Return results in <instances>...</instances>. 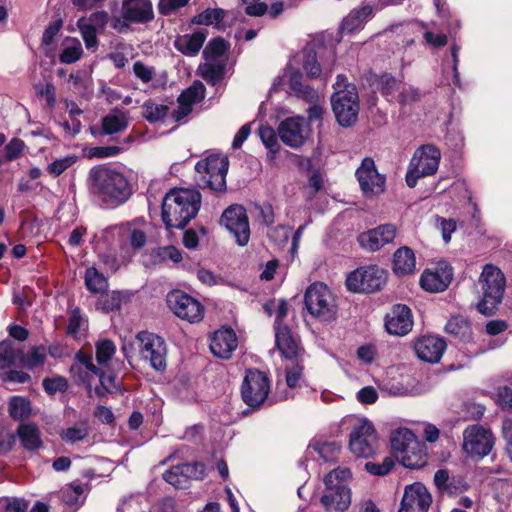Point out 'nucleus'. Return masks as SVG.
Here are the masks:
<instances>
[{
	"instance_id": "f257e3e1",
	"label": "nucleus",
	"mask_w": 512,
	"mask_h": 512,
	"mask_svg": "<svg viewBox=\"0 0 512 512\" xmlns=\"http://www.w3.org/2000/svg\"><path fill=\"white\" fill-rule=\"evenodd\" d=\"M89 179L92 193L107 205H121L132 194L128 179L116 169L106 166L94 167L89 172Z\"/></svg>"
},
{
	"instance_id": "f03ea898",
	"label": "nucleus",
	"mask_w": 512,
	"mask_h": 512,
	"mask_svg": "<svg viewBox=\"0 0 512 512\" xmlns=\"http://www.w3.org/2000/svg\"><path fill=\"white\" fill-rule=\"evenodd\" d=\"M201 195L194 189H173L163 199L162 220L167 228L183 229L198 213Z\"/></svg>"
},
{
	"instance_id": "7ed1b4c3",
	"label": "nucleus",
	"mask_w": 512,
	"mask_h": 512,
	"mask_svg": "<svg viewBox=\"0 0 512 512\" xmlns=\"http://www.w3.org/2000/svg\"><path fill=\"white\" fill-rule=\"evenodd\" d=\"M351 478L348 468L338 467L324 477L325 490L321 503L327 512H344L351 504V491L347 481Z\"/></svg>"
},
{
	"instance_id": "20e7f679",
	"label": "nucleus",
	"mask_w": 512,
	"mask_h": 512,
	"mask_svg": "<svg viewBox=\"0 0 512 512\" xmlns=\"http://www.w3.org/2000/svg\"><path fill=\"white\" fill-rule=\"evenodd\" d=\"M506 285L502 271L493 264H486L478 279L482 298L477 304L478 311L486 316L494 314L501 303Z\"/></svg>"
},
{
	"instance_id": "39448f33",
	"label": "nucleus",
	"mask_w": 512,
	"mask_h": 512,
	"mask_svg": "<svg viewBox=\"0 0 512 512\" xmlns=\"http://www.w3.org/2000/svg\"><path fill=\"white\" fill-rule=\"evenodd\" d=\"M228 158L221 154H212L198 161L195 165V181L198 187L213 191L226 188Z\"/></svg>"
},
{
	"instance_id": "423d86ee",
	"label": "nucleus",
	"mask_w": 512,
	"mask_h": 512,
	"mask_svg": "<svg viewBox=\"0 0 512 512\" xmlns=\"http://www.w3.org/2000/svg\"><path fill=\"white\" fill-rule=\"evenodd\" d=\"M228 44L222 38H214L203 50L204 62L197 68V73L205 81L215 84L225 72Z\"/></svg>"
},
{
	"instance_id": "0eeeda50",
	"label": "nucleus",
	"mask_w": 512,
	"mask_h": 512,
	"mask_svg": "<svg viewBox=\"0 0 512 512\" xmlns=\"http://www.w3.org/2000/svg\"><path fill=\"white\" fill-rule=\"evenodd\" d=\"M305 305L309 313L321 322H332L338 307L329 288L323 283L311 284L305 293Z\"/></svg>"
},
{
	"instance_id": "6e6552de",
	"label": "nucleus",
	"mask_w": 512,
	"mask_h": 512,
	"mask_svg": "<svg viewBox=\"0 0 512 512\" xmlns=\"http://www.w3.org/2000/svg\"><path fill=\"white\" fill-rule=\"evenodd\" d=\"M441 159L440 150L434 145L426 144L419 147L410 160L406 183L410 188L417 185L420 178L435 174Z\"/></svg>"
},
{
	"instance_id": "1a4fd4ad",
	"label": "nucleus",
	"mask_w": 512,
	"mask_h": 512,
	"mask_svg": "<svg viewBox=\"0 0 512 512\" xmlns=\"http://www.w3.org/2000/svg\"><path fill=\"white\" fill-rule=\"evenodd\" d=\"M133 346L137 349L140 359L149 363L154 370H165L167 348L163 338L148 331H141L136 335Z\"/></svg>"
},
{
	"instance_id": "9d476101",
	"label": "nucleus",
	"mask_w": 512,
	"mask_h": 512,
	"mask_svg": "<svg viewBox=\"0 0 512 512\" xmlns=\"http://www.w3.org/2000/svg\"><path fill=\"white\" fill-rule=\"evenodd\" d=\"M146 222L142 218H137L120 226H115L105 231L106 239H115L111 244L114 251L126 250L129 245L133 249H140L146 243Z\"/></svg>"
},
{
	"instance_id": "9b49d317",
	"label": "nucleus",
	"mask_w": 512,
	"mask_h": 512,
	"mask_svg": "<svg viewBox=\"0 0 512 512\" xmlns=\"http://www.w3.org/2000/svg\"><path fill=\"white\" fill-rule=\"evenodd\" d=\"M333 112L338 123L343 127L353 125L359 113V98L355 85H346L343 90H336L331 98Z\"/></svg>"
},
{
	"instance_id": "f8f14e48",
	"label": "nucleus",
	"mask_w": 512,
	"mask_h": 512,
	"mask_svg": "<svg viewBox=\"0 0 512 512\" xmlns=\"http://www.w3.org/2000/svg\"><path fill=\"white\" fill-rule=\"evenodd\" d=\"M349 448L356 457L362 458H369L376 452L377 435L368 419L360 418L353 424Z\"/></svg>"
},
{
	"instance_id": "ddd939ff",
	"label": "nucleus",
	"mask_w": 512,
	"mask_h": 512,
	"mask_svg": "<svg viewBox=\"0 0 512 512\" xmlns=\"http://www.w3.org/2000/svg\"><path fill=\"white\" fill-rule=\"evenodd\" d=\"M494 446L492 432L480 425L474 424L463 431V452L470 458L482 459L487 456Z\"/></svg>"
},
{
	"instance_id": "4468645a",
	"label": "nucleus",
	"mask_w": 512,
	"mask_h": 512,
	"mask_svg": "<svg viewBox=\"0 0 512 512\" xmlns=\"http://www.w3.org/2000/svg\"><path fill=\"white\" fill-rule=\"evenodd\" d=\"M385 281V270L372 265L350 273L346 279V286L352 292L372 293L379 290Z\"/></svg>"
},
{
	"instance_id": "2eb2a0df",
	"label": "nucleus",
	"mask_w": 512,
	"mask_h": 512,
	"mask_svg": "<svg viewBox=\"0 0 512 512\" xmlns=\"http://www.w3.org/2000/svg\"><path fill=\"white\" fill-rule=\"evenodd\" d=\"M269 392L270 381L266 374L256 369L247 370L241 388L243 401L251 407H258L266 400Z\"/></svg>"
},
{
	"instance_id": "dca6fc26",
	"label": "nucleus",
	"mask_w": 512,
	"mask_h": 512,
	"mask_svg": "<svg viewBox=\"0 0 512 512\" xmlns=\"http://www.w3.org/2000/svg\"><path fill=\"white\" fill-rule=\"evenodd\" d=\"M167 303L173 313L182 320L196 323L204 317L203 305L197 299L182 291L169 293Z\"/></svg>"
},
{
	"instance_id": "f3484780",
	"label": "nucleus",
	"mask_w": 512,
	"mask_h": 512,
	"mask_svg": "<svg viewBox=\"0 0 512 512\" xmlns=\"http://www.w3.org/2000/svg\"><path fill=\"white\" fill-rule=\"evenodd\" d=\"M222 224L234 235L236 242L240 246H245L250 239V227L246 210L239 205L227 208L222 217Z\"/></svg>"
},
{
	"instance_id": "a211bd4d",
	"label": "nucleus",
	"mask_w": 512,
	"mask_h": 512,
	"mask_svg": "<svg viewBox=\"0 0 512 512\" xmlns=\"http://www.w3.org/2000/svg\"><path fill=\"white\" fill-rule=\"evenodd\" d=\"M278 134L285 145L299 148L309 138L310 128L303 117L295 116L287 118L279 124Z\"/></svg>"
},
{
	"instance_id": "6ab92c4d",
	"label": "nucleus",
	"mask_w": 512,
	"mask_h": 512,
	"mask_svg": "<svg viewBox=\"0 0 512 512\" xmlns=\"http://www.w3.org/2000/svg\"><path fill=\"white\" fill-rule=\"evenodd\" d=\"M356 176L365 196H374L384 192L385 177L378 173L372 158L366 157L363 159L356 171Z\"/></svg>"
},
{
	"instance_id": "aec40b11",
	"label": "nucleus",
	"mask_w": 512,
	"mask_h": 512,
	"mask_svg": "<svg viewBox=\"0 0 512 512\" xmlns=\"http://www.w3.org/2000/svg\"><path fill=\"white\" fill-rule=\"evenodd\" d=\"M432 496L426 486L420 482L407 485L398 512H428Z\"/></svg>"
},
{
	"instance_id": "412c9836",
	"label": "nucleus",
	"mask_w": 512,
	"mask_h": 512,
	"mask_svg": "<svg viewBox=\"0 0 512 512\" xmlns=\"http://www.w3.org/2000/svg\"><path fill=\"white\" fill-rule=\"evenodd\" d=\"M452 278V267L447 262H439L434 267L424 270L420 277V285L425 291L438 293L449 286Z\"/></svg>"
},
{
	"instance_id": "4be33fe9",
	"label": "nucleus",
	"mask_w": 512,
	"mask_h": 512,
	"mask_svg": "<svg viewBox=\"0 0 512 512\" xmlns=\"http://www.w3.org/2000/svg\"><path fill=\"white\" fill-rule=\"evenodd\" d=\"M397 228L393 224H382L362 233L359 236L360 245L369 251L375 252L390 244L396 238Z\"/></svg>"
},
{
	"instance_id": "5701e85b",
	"label": "nucleus",
	"mask_w": 512,
	"mask_h": 512,
	"mask_svg": "<svg viewBox=\"0 0 512 512\" xmlns=\"http://www.w3.org/2000/svg\"><path fill=\"white\" fill-rule=\"evenodd\" d=\"M385 327L391 335L404 336L408 334L413 327L411 309L403 304L394 305L386 315Z\"/></svg>"
},
{
	"instance_id": "b1692460",
	"label": "nucleus",
	"mask_w": 512,
	"mask_h": 512,
	"mask_svg": "<svg viewBox=\"0 0 512 512\" xmlns=\"http://www.w3.org/2000/svg\"><path fill=\"white\" fill-rule=\"evenodd\" d=\"M445 349L444 339L433 335L422 336L414 343V350L418 358L428 363L439 362Z\"/></svg>"
},
{
	"instance_id": "393cba45",
	"label": "nucleus",
	"mask_w": 512,
	"mask_h": 512,
	"mask_svg": "<svg viewBox=\"0 0 512 512\" xmlns=\"http://www.w3.org/2000/svg\"><path fill=\"white\" fill-rule=\"evenodd\" d=\"M204 93V85L199 81L194 82L178 97L177 108L171 112L172 119L176 122H180L188 116L192 112L193 105L204 98Z\"/></svg>"
},
{
	"instance_id": "a878e982",
	"label": "nucleus",
	"mask_w": 512,
	"mask_h": 512,
	"mask_svg": "<svg viewBox=\"0 0 512 512\" xmlns=\"http://www.w3.org/2000/svg\"><path fill=\"white\" fill-rule=\"evenodd\" d=\"M275 343L286 360L304 357V349L301 347L299 339L292 334L287 326H279L275 329Z\"/></svg>"
},
{
	"instance_id": "bb28decb",
	"label": "nucleus",
	"mask_w": 512,
	"mask_h": 512,
	"mask_svg": "<svg viewBox=\"0 0 512 512\" xmlns=\"http://www.w3.org/2000/svg\"><path fill=\"white\" fill-rule=\"evenodd\" d=\"M238 340L235 332L230 328H223L214 333L210 342L211 352L219 358L228 359L237 348Z\"/></svg>"
},
{
	"instance_id": "cd10ccee",
	"label": "nucleus",
	"mask_w": 512,
	"mask_h": 512,
	"mask_svg": "<svg viewBox=\"0 0 512 512\" xmlns=\"http://www.w3.org/2000/svg\"><path fill=\"white\" fill-rule=\"evenodd\" d=\"M122 16L125 20L142 23L153 19V6L150 0H124Z\"/></svg>"
},
{
	"instance_id": "c85d7f7f",
	"label": "nucleus",
	"mask_w": 512,
	"mask_h": 512,
	"mask_svg": "<svg viewBox=\"0 0 512 512\" xmlns=\"http://www.w3.org/2000/svg\"><path fill=\"white\" fill-rule=\"evenodd\" d=\"M207 38L205 30H197L193 33L179 34L175 37V49L187 57L196 56Z\"/></svg>"
},
{
	"instance_id": "c756f323",
	"label": "nucleus",
	"mask_w": 512,
	"mask_h": 512,
	"mask_svg": "<svg viewBox=\"0 0 512 512\" xmlns=\"http://www.w3.org/2000/svg\"><path fill=\"white\" fill-rule=\"evenodd\" d=\"M392 270L399 277L411 275L416 271V257L411 248L402 246L394 252Z\"/></svg>"
},
{
	"instance_id": "7c9ffc66",
	"label": "nucleus",
	"mask_w": 512,
	"mask_h": 512,
	"mask_svg": "<svg viewBox=\"0 0 512 512\" xmlns=\"http://www.w3.org/2000/svg\"><path fill=\"white\" fill-rule=\"evenodd\" d=\"M129 125L128 113L121 109H113L102 118V132L113 135L123 132Z\"/></svg>"
},
{
	"instance_id": "2f4dec72",
	"label": "nucleus",
	"mask_w": 512,
	"mask_h": 512,
	"mask_svg": "<svg viewBox=\"0 0 512 512\" xmlns=\"http://www.w3.org/2000/svg\"><path fill=\"white\" fill-rule=\"evenodd\" d=\"M17 436L22 447L27 451L34 452L42 447L41 432L35 424H20L17 428Z\"/></svg>"
},
{
	"instance_id": "473e14b6",
	"label": "nucleus",
	"mask_w": 512,
	"mask_h": 512,
	"mask_svg": "<svg viewBox=\"0 0 512 512\" xmlns=\"http://www.w3.org/2000/svg\"><path fill=\"white\" fill-rule=\"evenodd\" d=\"M83 55L82 44L77 38L67 37L62 42V51L59 60L64 64L77 62Z\"/></svg>"
},
{
	"instance_id": "72a5a7b5",
	"label": "nucleus",
	"mask_w": 512,
	"mask_h": 512,
	"mask_svg": "<svg viewBox=\"0 0 512 512\" xmlns=\"http://www.w3.org/2000/svg\"><path fill=\"white\" fill-rule=\"evenodd\" d=\"M402 465L409 469L421 468L426 464V453L422 445L416 440V447L409 448L401 455H397Z\"/></svg>"
},
{
	"instance_id": "f704fd0d",
	"label": "nucleus",
	"mask_w": 512,
	"mask_h": 512,
	"mask_svg": "<svg viewBox=\"0 0 512 512\" xmlns=\"http://www.w3.org/2000/svg\"><path fill=\"white\" fill-rule=\"evenodd\" d=\"M371 13L372 9L369 6L351 11L342 22V32L353 33L354 31L362 28Z\"/></svg>"
},
{
	"instance_id": "c9c22d12",
	"label": "nucleus",
	"mask_w": 512,
	"mask_h": 512,
	"mask_svg": "<svg viewBox=\"0 0 512 512\" xmlns=\"http://www.w3.org/2000/svg\"><path fill=\"white\" fill-rule=\"evenodd\" d=\"M20 362V350L10 340L0 342V370L11 369Z\"/></svg>"
},
{
	"instance_id": "e433bc0d",
	"label": "nucleus",
	"mask_w": 512,
	"mask_h": 512,
	"mask_svg": "<svg viewBox=\"0 0 512 512\" xmlns=\"http://www.w3.org/2000/svg\"><path fill=\"white\" fill-rule=\"evenodd\" d=\"M258 136L260 137L263 145L268 150V160L273 162L276 158V154L279 152L281 148L278 141L277 133L273 128L266 125H262L258 129Z\"/></svg>"
},
{
	"instance_id": "4c0bfd02",
	"label": "nucleus",
	"mask_w": 512,
	"mask_h": 512,
	"mask_svg": "<svg viewBox=\"0 0 512 512\" xmlns=\"http://www.w3.org/2000/svg\"><path fill=\"white\" fill-rule=\"evenodd\" d=\"M391 446L397 455H401L407 449L416 447V437L409 429H399L392 435Z\"/></svg>"
},
{
	"instance_id": "58836bf2",
	"label": "nucleus",
	"mask_w": 512,
	"mask_h": 512,
	"mask_svg": "<svg viewBox=\"0 0 512 512\" xmlns=\"http://www.w3.org/2000/svg\"><path fill=\"white\" fill-rule=\"evenodd\" d=\"M77 358L80 364L84 365L89 371L99 376L100 383L107 392H112L117 388L114 376L100 371V368L96 367L92 363L91 356L78 355Z\"/></svg>"
},
{
	"instance_id": "ea45409f",
	"label": "nucleus",
	"mask_w": 512,
	"mask_h": 512,
	"mask_svg": "<svg viewBox=\"0 0 512 512\" xmlns=\"http://www.w3.org/2000/svg\"><path fill=\"white\" fill-rule=\"evenodd\" d=\"M85 285L92 293H104L108 288V281L96 268L90 267L85 272Z\"/></svg>"
},
{
	"instance_id": "a19ab883",
	"label": "nucleus",
	"mask_w": 512,
	"mask_h": 512,
	"mask_svg": "<svg viewBox=\"0 0 512 512\" xmlns=\"http://www.w3.org/2000/svg\"><path fill=\"white\" fill-rule=\"evenodd\" d=\"M445 331L450 335L464 339L469 337L471 327L469 321L465 317L456 315L452 316L448 320L445 326Z\"/></svg>"
},
{
	"instance_id": "79ce46f5",
	"label": "nucleus",
	"mask_w": 512,
	"mask_h": 512,
	"mask_svg": "<svg viewBox=\"0 0 512 512\" xmlns=\"http://www.w3.org/2000/svg\"><path fill=\"white\" fill-rule=\"evenodd\" d=\"M226 12L221 8H207L192 18L197 25H218L225 17Z\"/></svg>"
},
{
	"instance_id": "37998d69",
	"label": "nucleus",
	"mask_w": 512,
	"mask_h": 512,
	"mask_svg": "<svg viewBox=\"0 0 512 512\" xmlns=\"http://www.w3.org/2000/svg\"><path fill=\"white\" fill-rule=\"evenodd\" d=\"M9 414L15 420L27 419L31 414L30 402L21 396L12 397L9 401Z\"/></svg>"
},
{
	"instance_id": "c03bdc74",
	"label": "nucleus",
	"mask_w": 512,
	"mask_h": 512,
	"mask_svg": "<svg viewBox=\"0 0 512 512\" xmlns=\"http://www.w3.org/2000/svg\"><path fill=\"white\" fill-rule=\"evenodd\" d=\"M324 461H332L340 451V445L336 442L313 440L309 445Z\"/></svg>"
},
{
	"instance_id": "a18cd8bd",
	"label": "nucleus",
	"mask_w": 512,
	"mask_h": 512,
	"mask_svg": "<svg viewBox=\"0 0 512 512\" xmlns=\"http://www.w3.org/2000/svg\"><path fill=\"white\" fill-rule=\"evenodd\" d=\"M77 27L81 33V36L85 42V46L88 50L96 49L98 46V39L96 36V28L92 23H88L85 18H80L77 21Z\"/></svg>"
},
{
	"instance_id": "49530a36",
	"label": "nucleus",
	"mask_w": 512,
	"mask_h": 512,
	"mask_svg": "<svg viewBox=\"0 0 512 512\" xmlns=\"http://www.w3.org/2000/svg\"><path fill=\"white\" fill-rule=\"evenodd\" d=\"M116 352V346L113 341L103 339L96 344V359L99 365L108 366L109 361L112 359Z\"/></svg>"
},
{
	"instance_id": "de8ad7c7",
	"label": "nucleus",
	"mask_w": 512,
	"mask_h": 512,
	"mask_svg": "<svg viewBox=\"0 0 512 512\" xmlns=\"http://www.w3.org/2000/svg\"><path fill=\"white\" fill-rule=\"evenodd\" d=\"M46 349L43 346L32 348L25 356L20 354V362L28 369L41 366L46 359Z\"/></svg>"
},
{
	"instance_id": "09e8293b",
	"label": "nucleus",
	"mask_w": 512,
	"mask_h": 512,
	"mask_svg": "<svg viewBox=\"0 0 512 512\" xmlns=\"http://www.w3.org/2000/svg\"><path fill=\"white\" fill-rule=\"evenodd\" d=\"M169 108L165 105L147 101L143 105V116L149 122L162 120L168 114Z\"/></svg>"
},
{
	"instance_id": "8fccbe9b",
	"label": "nucleus",
	"mask_w": 512,
	"mask_h": 512,
	"mask_svg": "<svg viewBox=\"0 0 512 512\" xmlns=\"http://www.w3.org/2000/svg\"><path fill=\"white\" fill-rule=\"evenodd\" d=\"M291 366L286 367V383L290 388L298 386L303 377V358L290 360Z\"/></svg>"
},
{
	"instance_id": "3c124183",
	"label": "nucleus",
	"mask_w": 512,
	"mask_h": 512,
	"mask_svg": "<svg viewBox=\"0 0 512 512\" xmlns=\"http://www.w3.org/2000/svg\"><path fill=\"white\" fill-rule=\"evenodd\" d=\"M124 296L121 292L113 291L111 294L101 297L97 301V309L102 310L104 312L113 311L119 309Z\"/></svg>"
},
{
	"instance_id": "603ef678",
	"label": "nucleus",
	"mask_w": 512,
	"mask_h": 512,
	"mask_svg": "<svg viewBox=\"0 0 512 512\" xmlns=\"http://www.w3.org/2000/svg\"><path fill=\"white\" fill-rule=\"evenodd\" d=\"M88 428L86 424L81 423L79 425L68 427L60 433V437L67 443L73 444L77 441H81L88 436Z\"/></svg>"
},
{
	"instance_id": "864d4df0",
	"label": "nucleus",
	"mask_w": 512,
	"mask_h": 512,
	"mask_svg": "<svg viewBox=\"0 0 512 512\" xmlns=\"http://www.w3.org/2000/svg\"><path fill=\"white\" fill-rule=\"evenodd\" d=\"M77 161V156L67 155L51 162L47 166V171L54 177L60 176L64 171L74 165Z\"/></svg>"
},
{
	"instance_id": "5fc2aeb1",
	"label": "nucleus",
	"mask_w": 512,
	"mask_h": 512,
	"mask_svg": "<svg viewBox=\"0 0 512 512\" xmlns=\"http://www.w3.org/2000/svg\"><path fill=\"white\" fill-rule=\"evenodd\" d=\"M86 328V321L82 318L78 310H74L69 317L68 333L75 338H79L84 335Z\"/></svg>"
},
{
	"instance_id": "6e6d98bb",
	"label": "nucleus",
	"mask_w": 512,
	"mask_h": 512,
	"mask_svg": "<svg viewBox=\"0 0 512 512\" xmlns=\"http://www.w3.org/2000/svg\"><path fill=\"white\" fill-rule=\"evenodd\" d=\"M164 480L176 488H185L187 486V480L184 475V471L181 469V465H177L167 470L163 474Z\"/></svg>"
},
{
	"instance_id": "4d7b16f0",
	"label": "nucleus",
	"mask_w": 512,
	"mask_h": 512,
	"mask_svg": "<svg viewBox=\"0 0 512 512\" xmlns=\"http://www.w3.org/2000/svg\"><path fill=\"white\" fill-rule=\"evenodd\" d=\"M84 487L81 484L73 483L62 490V498L68 505H76L82 500Z\"/></svg>"
},
{
	"instance_id": "13d9d810",
	"label": "nucleus",
	"mask_w": 512,
	"mask_h": 512,
	"mask_svg": "<svg viewBox=\"0 0 512 512\" xmlns=\"http://www.w3.org/2000/svg\"><path fill=\"white\" fill-rule=\"evenodd\" d=\"M187 482L192 480H202L206 476V467L201 462L181 464Z\"/></svg>"
},
{
	"instance_id": "bf43d9fd",
	"label": "nucleus",
	"mask_w": 512,
	"mask_h": 512,
	"mask_svg": "<svg viewBox=\"0 0 512 512\" xmlns=\"http://www.w3.org/2000/svg\"><path fill=\"white\" fill-rule=\"evenodd\" d=\"M303 67L309 77L314 78L320 75L321 66L312 50L306 49L304 51Z\"/></svg>"
},
{
	"instance_id": "052dcab7",
	"label": "nucleus",
	"mask_w": 512,
	"mask_h": 512,
	"mask_svg": "<svg viewBox=\"0 0 512 512\" xmlns=\"http://www.w3.org/2000/svg\"><path fill=\"white\" fill-rule=\"evenodd\" d=\"M394 459L392 457H385L381 464L368 462L366 463V469L369 473L374 475L383 476L389 473L394 467Z\"/></svg>"
},
{
	"instance_id": "680f3d73",
	"label": "nucleus",
	"mask_w": 512,
	"mask_h": 512,
	"mask_svg": "<svg viewBox=\"0 0 512 512\" xmlns=\"http://www.w3.org/2000/svg\"><path fill=\"white\" fill-rule=\"evenodd\" d=\"M43 387L48 394L53 395L57 392H64L68 387V383L64 377L60 376L46 378L43 380Z\"/></svg>"
},
{
	"instance_id": "e2e57ef3",
	"label": "nucleus",
	"mask_w": 512,
	"mask_h": 512,
	"mask_svg": "<svg viewBox=\"0 0 512 512\" xmlns=\"http://www.w3.org/2000/svg\"><path fill=\"white\" fill-rule=\"evenodd\" d=\"M23 149L24 142L14 138L5 146V158L9 161L15 160L22 155Z\"/></svg>"
},
{
	"instance_id": "0e129e2a",
	"label": "nucleus",
	"mask_w": 512,
	"mask_h": 512,
	"mask_svg": "<svg viewBox=\"0 0 512 512\" xmlns=\"http://www.w3.org/2000/svg\"><path fill=\"white\" fill-rule=\"evenodd\" d=\"M190 0H160L159 12L163 15H170L172 12L188 4Z\"/></svg>"
},
{
	"instance_id": "69168bd1",
	"label": "nucleus",
	"mask_w": 512,
	"mask_h": 512,
	"mask_svg": "<svg viewBox=\"0 0 512 512\" xmlns=\"http://www.w3.org/2000/svg\"><path fill=\"white\" fill-rule=\"evenodd\" d=\"M118 146L95 147L89 151L90 158H107L118 155L121 152Z\"/></svg>"
},
{
	"instance_id": "338daca9",
	"label": "nucleus",
	"mask_w": 512,
	"mask_h": 512,
	"mask_svg": "<svg viewBox=\"0 0 512 512\" xmlns=\"http://www.w3.org/2000/svg\"><path fill=\"white\" fill-rule=\"evenodd\" d=\"M62 27V21L56 20L48 25L45 29L42 37V44L45 46H50L53 43L55 36L58 34Z\"/></svg>"
},
{
	"instance_id": "774afa93",
	"label": "nucleus",
	"mask_w": 512,
	"mask_h": 512,
	"mask_svg": "<svg viewBox=\"0 0 512 512\" xmlns=\"http://www.w3.org/2000/svg\"><path fill=\"white\" fill-rule=\"evenodd\" d=\"M133 72L137 78L144 83H148L152 80L154 71L151 67L144 65L141 62H135L133 65Z\"/></svg>"
}]
</instances>
